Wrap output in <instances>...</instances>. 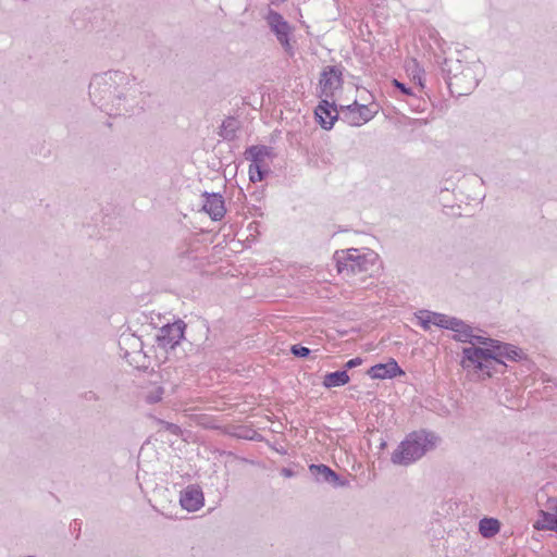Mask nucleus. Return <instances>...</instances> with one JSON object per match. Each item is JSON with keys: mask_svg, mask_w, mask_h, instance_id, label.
<instances>
[{"mask_svg": "<svg viewBox=\"0 0 557 557\" xmlns=\"http://www.w3.org/2000/svg\"><path fill=\"white\" fill-rule=\"evenodd\" d=\"M341 113L344 122L351 126H360L371 121L376 112L371 110L370 107L355 101L349 106H341Z\"/></svg>", "mask_w": 557, "mask_h": 557, "instance_id": "6", "label": "nucleus"}, {"mask_svg": "<svg viewBox=\"0 0 557 557\" xmlns=\"http://www.w3.org/2000/svg\"><path fill=\"white\" fill-rule=\"evenodd\" d=\"M315 117L324 129H331L334 123L338 120L341 108L338 109L335 102L329 101L327 98L322 99L314 110Z\"/></svg>", "mask_w": 557, "mask_h": 557, "instance_id": "10", "label": "nucleus"}, {"mask_svg": "<svg viewBox=\"0 0 557 557\" xmlns=\"http://www.w3.org/2000/svg\"><path fill=\"white\" fill-rule=\"evenodd\" d=\"M474 343H478L480 345L486 346L485 349H494L495 348V344H497L498 341L490 338V337H485V336H481V335H475L474 334L473 344Z\"/></svg>", "mask_w": 557, "mask_h": 557, "instance_id": "22", "label": "nucleus"}, {"mask_svg": "<svg viewBox=\"0 0 557 557\" xmlns=\"http://www.w3.org/2000/svg\"><path fill=\"white\" fill-rule=\"evenodd\" d=\"M476 85H478V82H476V81L472 82V83L470 84V86H469V91H470L471 89H473Z\"/></svg>", "mask_w": 557, "mask_h": 557, "instance_id": "29", "label": "nucleus"}, {"mask_svg": "<svg viewBox=\"0 0 557 557\" xmlns=\"http://www.w3.org/2000/svg\"><path fill=\"white\" fill-rule=\"evenodd\" d=\"M416 318L419 321L420 326L424 331H429L431 329V325H435L442 329L448 330L449 327H453L458 325L455 321V317H449L444 313L440 312H433L429 310H420L416 313Z\"/></svg>", "mask_w": 557, "mask_h": 557, "instance_id": "9", "label": "nucleus"}, {"mask_svg": "<svg viewBox=\"0 0 557 557\" xmlns=\"http://www.w3.org/2000/svg\"><path fill=\"white\" fill-rule=\"evenodd\" d=\"M438 437L433 432L419 430L409 433L393 451L391 460L394 465L408 466L432 450Z\"/></svg>", "mask_w": 557, "mask_h": 557, "instance_id": "3", "label": "nucleus"}, {"mask_svg": "<svg viewBox=\"0 0 557 557\" xmlns=\"http://www.w3.org/2000/svg\"><path fill=\"white\" fill-rule=\"evenodd\" d=\"M292 354L296 357L306 358L310 355V349L301 345H294L290 349Z\"/></svg>", "mask_w": 557, "mask_h": 557, "instance_id": "23", "label": "nucleus"}, {"mask_svg": "<svg viewBox=\"0 0 557 557\" xmlns=\"http://www.w3.org/2000/svg\"><path fill=\"white\" fill-rule=\"evenodd\" d=\"M553 513H557V498H549L547 500V510Z\"/></svg>", "mask_w": 557, "mask_h": 557, "instance_id": "26", "label": "nucleus"}, {"mask_svg": "<svg viewBox=\"0 0 557 557\" xmlns=\"http://www.w3.org/2000/svg\"><path fill=\"white\" fill-rule=\"evenodd\" d=\"M282 475H284L285 478H292L294 475V472L293 470L288 469V468H283L282 469Z\"/></svg>", "mask_w": 557, "mask_h": 557, "instance_id": "27", "label": "nucleus"}, {"mask_svg": "<svg viewBox=\"0 0 557 557\" xmlns=\"http://www.w3.org/2000/svg\"><path fill=\"white\" fill-rule=\"evenodd\" d=\"M350 377L346 370L326 373L323 377V386L326 388L344 386Z\"/></svg>", "mask_w": 557, "mask_h": 557, "instance_id": "17", "label": "nucleus"}, {"mask_svg": "<svg viewBox=\"0 0 557 557\" xmlns=\"http://www.w3.org/2000/svg\"><path fill=\"white\" fill-rule=\"evenodd\" d=\"M525 357L519 347L498 341L494 349L469 346L462 349L461 367L474 371L479 377L485 380L496 373H505L507 364L504 359L519 361Z\"/></svg>", "mask_w": 557, "mask_h": 557, "instance_id": "2", "label": "nucleus"}, {"mask_svg": "<svg viewBox=\"0 0 557 557\" xmlns=\"http://www.w3.org/2000/svg\"><path fill=\"white\" fill-rule=\"evenodd\" d=\"M203 493L198 485H188L181 492L180 504L189 512L199 510L203 506Z\"/></svg>", "mask_w": 557, "mask_h": 557, "instance_id": "12", "label": "nucleus"}, {"mask_svg": "<svg viewBox=\"0 0 557 557\" xmlns=\"http://www.w3.org/2000/svg\"><path fill=\"white\" fill-rule=\"evenodd\" d=\"M247 160L253 164H267V159L271 156V148L267 146H251L245 151Z\"/></svg>", "mask_w": 557, "mask_h": 557, "instance_id": "16", "label": "nucleus"}, {"mask_svg": "<svg viewBox=\"0 0 557 557\" xmlns=\"http://www.w3.org/2000/svg\"><path fill=\"white\" fill-rule=\"evenodd\" d=\"M458 81H459V77L457 75H455L453 78H449V82H447L449 88L453 86V85H458Z\"/></svg>", "mask_w": 557, "mask_h": 557, "instance_id": "28", "label": "nucleus"}, {"mask_svg": "<svg viewBox=\"0 0 557 557\" xmlns=\"http://www.w3.org/2000/svg\"><path fill=\"white\" fill-rule=\"evenodd\" d=\"M401 374L404 371L394 359L386 363H377L368 370V375L375 380L393 379Z\"/></svg>", "mask_w": 557, "mask_h": 557, "instance_id": "14", "label": "nucleus"}, {"mask_svg": "<svg viewBox=\"0 0 557 557\" xmlns=\"http://www.w3.org/2000/svg\"><path fill=\"white\" fill-rule=\"evenodd\" d=\"M363 360L362 358L360 357H356V358H352L350 360H348L346 363H345V370H349V369H354L360 364H362Z\"/></svg>", "mask_w": 557, "mask_h": 557, "instance_id": "25", "label": "nucleus"}, {"mask_svg": "<svg viewBox=\"0 0 557 557\" xmlns=\"http://www.w3.org/2000/svg\"><path fill=\"white\" fill-rule=\"evenodd\" d=\"M541 518L535 523L537 530H549L557 532V513L541 511Z\"/></svg>", "mask_w": 557, "mask_h": 557, "instance_id": "19", "label": "nucleus"}, {"mask_svg": "<svg viewBox=\"0 0 557 557\" xmlns=\"http://www.w3.org/2000/svg\"><path fill=\"white\" fill-rule=\"evenodd\" d=\"M141 86L136 78L122 71L96 74L89 84L94 106L108 115L133 114L140 107Z\"/></svg>", "mask_w": 557, "mask_h": 557, "instance_id": "1", "label": "nucleus"}, {"mask_svg": "<svg viewBox=\"0 0 557 557\" xmlns=\"http://www.w3.org/2000/svg\"><path fill=\"white\" fill-rule=\"evenodd\" d=\"M342 70L338 66L329 65L320 75V97L333 98L335 91L342 87Z\"/></svg>", "mask_w": 557, "mask_h": 557, "instance_id": "7", "label": "nucleus"}, {"mask_svg": "<svg viewBox=\"0 0 557 557\" xmlns=\"http://www.w3.org/2000/svg\"><path fill=\"white\" fill-rule=\"evenodd\" d=\"M309 471L318 483H327L333 487H344L348 485L347 480H343L335 471L326 465H310Z\"/></svg>", "mask_w": 557, "mask_h": 557, "instance_id": "11", "label": "nucleus"}, {"mask_svg": "<svg viewBox=\"0 0 557 557\" xmlns=\"http://www.w3.org/2000/svg\"><path fill=\"white\" fill-rule=\"evenodd\" d=\"M268 164H253L250 163L248 169L249 180L252 183L261 182L269 173Z\"/></svg>", "mask_w": 557, "mask_h": 557, "instance_id": "20", "label": "nucleus"}, {"mask_svg": "<svg viewBox=\"0 0 557 557\" xmlns=\"http://www.w3.org/2000/svg\"><path fill=\"white\" fill-rule=\"evenodd\" d=\"M455 321L457 322L458 325H454L453 327L448 329L455 333L453 338L457 342L469 343L473 345V327L458 318H455Z\"/></svg>", "mask_w": 557, "mask_h": 557, "instance_id": "15", "label": "nucleus"}, {"mask_svg": "<svg viewBox=\"0 0 557 557\" xmlns=\"http://www.w3.org/2000/svg\"><path fill=\"white\" fill-rule=\"evenodd\" d=\"M393 85L400 91L403 92L404 95L406 96H414V92L412 91L411 88L407 87L404 83L397 81V79H393Z\"/></svg>", "mask_w": 557, "mask_h": 557, "instance_id": "24", "label": "nucleus"}, {"mask_svg": "<svg viewBox=\"0 0 557 557\" xmlns=\"http://www.w3.org/2000/svg\"><path fill=\"white\" fill-rule=\"evenodd\" d=\"M202 209L207 212L213 221H220L224 218L226 209L224 199L218 193H203Z\"/></svg>", "mask_w": 557, "mask_h": 557, "instance_id": "13", "label": "nucleus"}, {"mask_svg": "<svg viewBox=\"0 0 557 557\" xmlns=\"http://www.w3.org/2000/svg\"><path fill=\"white\" fill-rule=\"evenodd\" d=\"M163 394H164V389L162 387H160V386L154 387L153 389L148 392V394L146 395V400L149 404H157L162 399Z\"/></svg>", "mask_w": 557, "mask_h": 557, "instance_id": "21", "label": "nucleus"}, {"mask_svg": "<svg viewBox=\"0 0 557 557\" xmlns=\"http://www.w3.org/2000/svg\"><path fill=\"white\" fill-rule=\"evenodd\" d=\"M185 329L186 324L182 320L163 325L157 335L159 347L173 349L184 337Z\"/></svg>", "mask_w": 557, "mask_h": 557, "instance_id": "8", "label": "nucleus"}, {"mask_svg": "<svg viewBox=\"0 0 557 557\" xmlns=\"http://www.w3.org/2000/svg\"><path fill=\"white\" fill-rule=\"evenodd\" d=\"M267 23L271 32L275 35L276 40L282 46L283 50L289 55L295 54V49L292 44V36L294 27L276 11L270 10L267 17Z\"/></svg>", "mask_w": 557, "mask_h": 557, "instance_id": "5", "label": "nucleus"}, {"mask_svg": "<svg viewBox=\"0 0 557 557\" xmlns=\"http://www.w3.org/2000/svg\"><path fill=\"white\" fill-rule=\"evenodd\" d=\"M500 523L495 518H483L479 522V532L485 539H491L499 532Z\"/></svg>", "mask_w": 557, "mask_h": 557, "instance_id": "18", "label": "nucleus"}, {"mask_svg": "<svg viewBox=\"0 0 557 557\" xmlns=\"http://www.w3.org/2000/svg\"><path fill=\"white\" fill-rule=\"evenodd\" d=\"M419 85H420V87H421V88H423V87H424V84H423V82H422V79H421V78H419Z\"/></svg>", "mask_w": 557, "mask_h": 557, "instance_id": "31", "label": "nucleus"}, {"mask_svg": "<svg viewBox=\"0 0 557 557\" xmlns=\"http://www.w3.org/2000/svg\"><path fill=\"white\" fill-rule=\"evenodd\" d=\"M377 259L379 256L374 251L356 248L337 250L334 253L337 272L345 276L368 272L377 262Z\"/></svg>", "mask_w": 557, "mask_h": 557, "instance_id": "4", "label": "nucleus"}, {"mask_svg": "<svg viewBox=\"0 0 557 557\" xmlns=\"http://www.w3.org/2000/svg\"><path fill=\"white\" fill-rule=\"evenodd\" d=\"M467 72H468L469 76H472L473 71L470 67L467 70Z\"/></svg>", "mask_w": 557, "mask_h": 557, "instance_id": "30", "label": "nucleus"}]
</instances>
